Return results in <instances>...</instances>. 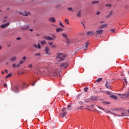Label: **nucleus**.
Segmentation results:
<instances>
[{"mask_svg": "<svg viewBox=\"0 0 129 129\" xmlns=\"http://www.w3.org/2000/svg\"><path fill=\"white\" fill-rule=\"evenodd\" d=\"M43 71L45 73H46V74H48L51 76H57V72L56 70H54L53 71H52V72H51V71H50V70L47 67H45L43 69Z\"/></svg>", "mask_w": 129, "mask_h": 129, "instance_id": "f257e3e1", "label": "nucleus"}, {"mask_svg": "<svg viewBox=\"0 0 129 129\" xmlns=\"http://www.w3.org/2000/svg\"><path fill=\"white\" fill-rule=\"evenodd\" d=\"M85 92H87L88 91V88L86 87L84 89Z\"/></svg>", "mask_w": 129, "mask_h": 129, "instance_id": "473e14b6", "label": "nucleus"}, {"mask_svg": "<svg viewBox=\"0 0 129 129\" xmlns=\"http://www.w3.org/2000/svg\"><path fill=\"white\" fill-rule=\"evenodd\" d=\"M110 31L112 32V33H114V32H115V30H114V29H111Z\"/></svg>", "mask_w": 129, "mask_h": 129, "instance_id": "09e8293b", "label": "nucleus"}, {"mask_svg": "<svg viewBox=\"0 0 129 129\" xmlns=\"http://www.w3.org/2000/svg\"><path fill=\"white\" fill-rule=\"evenodd\" d=\"M49 50H50V48H49V47L46 46L45 48V54L47 55H51V52L49 51Z\"/></svg>", "mask_w": 129, "mask_h": 129, "instance_id": "0eeeda50", "label": "nucleus"}, {"mask_svg": "<svg viewBox=\"0 0 129 129\" xmlns=\"http://www.w3.org/2000/svg\"><path fill=\"white\" fill-rule=\"evenodd\" d=\"M117 95H119L120 96H121V98H122V97H128L129 92H128L127 94H122V95H120L119 94H117Z\"/></svg>", "mask_w": 129, "mask_h": 129, "instance_id": "9d476101", "label": "nucleus"}, {"mask_svg": "<svg viewBox=\"0 0 129 129\" xmlns=\"http://www.w3.org/2000/svg\"><path fill=\"white\" fill-rule=\"evenodd\" d=\"M120 116H127V115L126 114V111L125 110H123L121 112V115Z\"/></svg>", "mask_w": 129, "mask_h": 129, "instance_id": "f8f14e48", "label": "nucleus"}, {"mask_svg": "<svg viewBox=\"0 0 129 129\" xmlns=\"http://www.w3.org/2000/svg\"><path fill=\"white\" fill-rule=\"evenodd\" d=\"M46 44H47V42L45 40L41 41V45H46Z\"/></svg>", "mask_w": 129, "mask_h": 129, "instance_id": "b1692460", "label": "nucleus"}, {"mask_svg": "<svg viewBox=\"0 0 129 129\" xmlns=\"http://www.w3.org/2000/svg\"><path fill=\"white\" fill-rule=\"evenodd\" d=\"M59 26H60V27H62V28H64V25H63V23H62V22L61 21L59 22Z\"/></svg>", "mask_w": 129, "mask_h": 129, "instance_id": "cd10ccee", "label": "nucleus"}, {"mask_svg": "<svg viewBox=\"0 0 129 129\" xmlns=\"http://www.w3.org/2000/svg\"><path fill=\"white\" fill-rule=\"evenodd\" d=\"M23 60H26V59H27V57H26V56H24L23 58H22Z\"/></svg>", "mask_w": 129, "mask_h": 129, "instance_id": "603ef678", "label": "nucleus"}, {"mask_svg": "<svg viewBox=\"0 0 129 129\" xmlns=\"http://www.w3.org/2000/svg\"><path fill=\"white\" fill-rule=\"evenodd\" d=\"M89 44V42L88 41H87L86 43H85V48H84V50L85 51H86V49H87V48H88V44Z\"/></svg>", "mask_w": 129, "mask_h": 129, "instance_id": "6ab92c4d", "label": "nucleus"}, {"mask_svg": "<svg viewBox=\"0 0 129 129\" xmlns=\"http://www.w3.org/2000/svg\"><path fill=\"white\" fill-rule=\"evenodd\" d=\"M16 60H17V57L16 56H14L12 58H11V61H16Z\"/></svg>", "mask_w": 129, "mask_h": 129, "instance_id": "4be33fe9", "label": "nucleus"}, {"mask_svg": "<svg viewBox=\"0 0 129 129\" xmlns=\"http://www.w3.org/2000/svg\"><path fill=\"white\" fill-rule=\"evenodd\" d=\"M66 59V57L62 53L57 54L56 60L58 62H62Z\"/></svg>", "mask_w": 129, "mask_h": 129, "instance_id": "f03ea898", "label": "nucleus"}, {"mask_svg": "<svg viewBox=\"0 0 129 129\" xmlns=\"http://www.w3.org/2000/svg\"><path fill=\"white\" fill-rule=\"evenodd\" d=\"M51 47H52V48H53V49H55V48H56V45H52Z\"/></svg>", "mask_w": 129, "mask_h": 129, "instance_id": "8fccbe9b", "label": "nucleus"}, {"mask_svg": "<svg viewBox=\"0 0 129 129\" xmlns=\"http://www.w3.org/2000/svg\"><path fill=\"white\" fill-rule=\"evenodd\" d=\"M7 86H8V84H4V87H7Z\"/></svg>", "mask_w": 129, "mask_h": 129, "instance_id": "5fc2aeb1", "label": "nucleus"}, {"mask_svg": "<svg viewBox=\"0 0 129 129\" xmlns=\"http://www.w3.org/2000/svg\"><path fill=\"white\" fill-rule=\"evenodd\" d=\"M107 26V24H103L99 26V29H104V28H106Z\"/></svg>", "mask_w": 129, "mask_h": 129, "instance_id": "4468645a", "label": "nucleus"}, {"mask_svg": "<svg viewBox=\"0 0 129 129\" xmlns=\"http://www.w3.org/2000/svg\"><path fill=\"white\" fill-rule=\"evenodd\" d=\"M30 14V12L24 11L22 13L23 16H29V14Z\"/></svg>", "mask_w": 129, "mask_h": 129, "instance_id": "dca6fc26", "label": "nucleus"}, {"mask_svg": "<svg viewBox=\"0 0 129 129\" xmlns=\"http://www.w3.org/2000/svg\"><path fill=\"white\" fill-rule=\"evenodd\" d=\"M105 86H106V88H108L109 89H111V86H110V84L108 83V82H106Z\"/></svg>", "mask_w": 129, "mask_h": 129, "instance_id": "9b49d317", "label": "nucleus"}, {"mask_svg": "<svg viewBox=\"0 0 129 129\" xmlns=\"http://www.w3.org/2000/svg\"><path fill=\"white\" fill-rule=\"evenodd\" d=\"M90 99H91V100H96V98L94 97H91Z\"/></svg>", "mask_w": 129, "mask_h": 129, "instance_id": "c85d7f7f", "label": "nucleus"}, {"mask_svg": "<svg viewBox=\"0 0 129 129\" xmlns=\"http://www.w3.org/2000/svg\"><path fill=\"white\" fill-rule=\"evenodd\" d=\"M13 67H14V68H16V66L15 63L13 64Z\"/></svg>", "mask_w": 129, "mask_h": 129, "instance_id": "3c124183", "label": "nucleus"}, {"mask_svg": "<svg viewBox=\"0 0 129 129\" xmlns=\"http://www.w3.org/2000/svg\"><path fill=\"white\" fill-rule=\"evenodd\" d=\"M81 24L83 25V26H84V27H85V25H84V24H83V23H81Z\"/></svg>", "mask_w": 129, "mask_h": 129, "instance_id": "69168bd1", "label": "nucleus"}, {"mask_svg": "<svg viewBox=\"0 0 129 129\" xmlns=\"http://www.w3.org/2000/svg\"><path fill=\"white\" fill-rule=\"evenodd\" d=\"M110 97L111 98H113V99H114L115 100H116V99H117V96L114 95H112V94H111L110 95Z\"/></svg>", "mask_w": 129, "mask_h": 129, "instance_id": "f3484780", "label": "nucleus"}, {"mask_svg": "<svg viewBox=\"0 0 129 129\" xmlns=\"http://www.w3.org/2000/svg\"><path fill=\"white\" fill-rule=\"evenodd\" d=\"M43 39H45V40H47V41H53V38H52V37L48 36H44L43 37Z\"/></svg>", "mask_w": 129, "mask_h": 129, "instance_id": "1a4fd4ad", "label": "nucleus"}, {"mask_svg": "<svg viewBox=\"0 0 129 129\" xmlns=\"http://www.w3.org/2000/svg\"><path fill=\"white\" fill-rule=\"evenodd\" d=\"M106 93H107V94H108V95H111V92L107 91V92H106Z\"/></svg>", "mask_w": 129, "mask_h": 129, "instance_id": "ea45409f", "label": "nucleus"}, {"mask_svg": "<svg viewBox=\"0 0 129 129\" xmlns=\"http://www.w3.org/2000/svg\"><path fill=\"white\" fill-rule=\"evenodd\" d=\"M68 66V62H63L62 64H60V67L61 68H63L64 69H66V68H67Z\"/></svg>", "mask_w": 129, "mask_h": 129, "instance_id": "423d86ee", "label": "nucleus"}, {"mask_svg": "<svg viewBox=\"0 0 129 129\" xmlns=\"http://www.w3.org/2000/svg\"><path fill=\"white\" fill-rule=\"evenodd\" d=\"M34 85H35V83H34V84H33L32 85V86H34Z\"/></svg>", "mask_w": 129, "mask_h": 129, "instance_id": "774afa93", "label": "nucleus"}, {"mask_svg": "<svg viewBox=\"0 0 129 129\" xmlns=\"http://www.w3.org/2000/svg\"><path fill=\"white\" fill-rule=\"evenodd\" d=\"M73 108V106H72V104H69L68 105V110H71V109H72Z\"/></svg>", "mask_w": 129, "mask_h": 129, "instance_id": "2eb2a0df", "label": "nucleus"}, {"mask_svg": "<svg viewBox=\"0 0 129 129\" xmlns=\"http://www.w3.org/2000/svg\"><path fill=\"white\" fill-rule=\"evenodd\" d=\"M110 17V15L109 14L106 16V18H109Z\"/></svg>", "mask_w": 129, "mask_h": 129, "instance_id": "6e6d98bb", "label": "nucleus"}, {"mask_svg": "<svg viewBox=\"0 0 129 129\" xmlns=\"http://www.w3.org/2000/svg\"><path fill=\"white\" fill-rule=\"evenodd\" d=\"M56 31L57 33H59V32H61V31H63V29L58 28L56 29Z\"/></svg>", "mask_w": 129, "mask_h": 129, "instance_id": "aec40b11", "label": "nucleus"}, {"mask_svg": "<svg viewBox=\"0 0 129 129\" xmlns=\"http://www.w3.org/2000/svg\"><path fill=\"white\" fill-rule=\"evenodd\" d=\"M37 56H41V53H36V54H35V57H37Z\"/></svg>", "mask_w": 129, "mask_h": 129, "instance_id": "72a5a7b5", "label": "nucleus"}, {"mask_svg": "<svg viewBox=\"0 0 129 129\" xmlns=\"http://www.w3.org/2000/svg\"><path fill=\"white\" fill-rule=\"evenodd\" d=\"M105 7H109L110 8V7H111V5L107 4V5H105Z\"/></svg>", "mask_w": 129, "mask_h": 129, "instance_id": "a18cd8bd", "label": "nucleus"}, {"mask_svg": "<svg viewBox=\"0 0 129 129\" xmlns=\"http://www.w3.org/2000/svg\"><path fill=\"white\" fill-rule=\"evenodd\" d=\"M9 25H10V23H6L5 24H3L1 26V28H2V29H5V28H6V27H8Z\"/></svg>", "mask_w": 129, "mask_h": 129, "instance_id": "ddd939ff", "label": "nucleus"}, {"mask_svg": "<svg viewBox=\"0 0 129 129\" xmlns=\"http://www.w3.org/2000/svg\"><path fill=\"white\" fill-rule=\"evenodd\" d=\"M24 62H25V60H21L20 63V64H23V63H24Z\"/></svg>", "mask_w": 129, "mask_h": 129, "instance_id": "79ce46f5", "label": "nucleus"}, {"mask_svg": "<svg viewBox=\"0 0 129 129\" xmlns=\"http://www.w3.org/2000/svg\"><path fill=\"white\" fill-rule=\"evenodd\" d=\"M19 66H21V63H18V64L16 66V67H19Z\"/></svg>", "mask_w": 129, "mask_h": 129, "instance_id": "864d4df0", "label": "nucleus"}, {"mask_svg": "<svg viewBox=\"0 0 129 129\" xmlns=\"http://www.w3.org/2000/svg\"><path fill=\"white\" fill-rule=\"evenodd\" d=\"M5 73L8 74V70H5Z\"/></svg>", "mask_w": 129, "mask_h": 129, "instance_id": "13d9d810", "label": "nucleus"}, {"mask_svg": "<svg viewBox=\"0 0 129 129\" xmlns=\"http://www.w3.org/2000/svg\"><path fill=\"white\" fill-rule=\"evenodd\" d=\"M67 43L68 44H71V40L70 39H67Z\"/></svg>", "mask_w": 129, "mask_h": 129, "instance_id": "bb28decb", "label": "nucleus"}, {"mask_svg": "<svg viewBox=\"0 0 129 129\" xmlns=\"http://www.w3.org/2000/svg\"><path fill=\"white\" fill-rule=\"evenodd\" d=\"M87 36H90L91 35H94V32H93V31H89L87 33Z\"/></svg>", "mask_w": 129, "mask_h": 129, "instance_id": "a211bd4d", "label": "nucleus"}, {"mask_svg": "<svg viewBox=\"0 0 129 129\" xmlns=\"http://www.w3.org/2000/svg\"><path fill=\"white\" fill-rule=\"evenodd\" d=\"M11 76H12V74H10L9 75H8L6 77V79L8 78V77H11Z\"/></svg>", "mask_w": 129, "mask_h": 129, "instance_id": "c9c22d12", "label": "nucleus"}, {"mask_svg": "<svg viewBox=\"0 0 129 129\" xmlns=\"http://www.w3.org/2000/svg\"><path fill=\"white\" fill-rule=\"evenodd\" d=\"M62 36H63V37H64V38H66L67 39V34H62Z\"/></svg>", "mask_w": 129, "mask_h": 129, "instance_id": "4c0bfd02", "label": "nucleus"}, {"mask_svg": "<svg viewBox=\"0 0 129 129\" xmlns=\"http://www.w3.org/2000/svg\"><path fill=\"white\" fill-rule=\"evenodd\" d=\"M64 22L66 24H68V25H69V20H68V19H66L64 20Z\"/></svg>", "mask_w": 129, "mask_h": 129, "instance_id": "a878e982", "label": "nucleus"}, {"mask_svg": "<svg viewBox=\"0 0 129 129\" xmlns=\"http://www.w3.org/2000/svg\"><path fill=\"white\" fill-rule=\"evenodd\" d=\"M52 38H53V40L54 39H56V35H55V34H52Z\"/></svg>", "mask_w": 129, "mask_h": 129, "instance_id": "a19ab883", "label": "nucleus"}, {"mask_svg": "<svg viewBox=\"0 0 129 129\" xmlns=\"http://www.w3.org/2000/svg\"><path fill=\"white\" fill-rule=\"evenodd\" d=\"M17 40H21V37H18L17 38Z\"/></svg>", "mask_w": 129, "mask_h": 129, "instance_id": "e2e57ef3", "label": "nucleus"}, {"mask_svg": "<svg viewBox=\"0 0 129 129\" xmlns=\"http://www.w3.org/2000/svg\"><path fill=\"white\" fill-rule=\"evenodd\" d=\"M66 110V108H63L62 109V111L63 112L60 115L61 117H65V116L66 115V114H67V112L65 111Z\"/></svg>", "mask_w": 129, "mask_h": 129, "instance_id": "39448f33", "label": "nucleus"}, {"mask_svg": "<svg viewBox=\"0 0 129 129\" xmlns=\"http://www.w3.org/2000/svg\"><path fill=\"white\" fill-rule=\"evenodd\" d=\"M102 78H100L96 80V82H100V81H102Z\"/></svg>", "mask_w": 129, "mask_h": 129, "instance_id": "393cba45", "label": "nucleus"}, {"mask_svg": "<svg viewBox=\"0 0 129 129\" xmlns=\"http://www.w3.org/2000/svg\"><path fill=\"white\" fill-rule=\"evenodd\" d=\"M112 14V11H111L109 15L111 16Z\"/></svg>", "mask_w": 129, "mask_h": 129, "instance_id": "0e129e2a", "label": "nucleus"}, {"mask_svg": "<svg viewBox=\"0 0 129 129\" xmlns=\"http://www.w3.org/2000/svg\"><path fill=\"white\" fill-rule=\"evenodd\" d=\"M103 34V30L100 29L96 31L95 35L96 36H99V35H102Z\"/></svg>", "mask_w": 129, "mask_h": 129, "instance_id": "20e7f679", "label": "nucleus"}, {"mask_svg": "<svg viewBox=\"0 0 129 129\" xmlns=\"http://www.w3.org/2000/svg\"><path fill=\"white\" fill-rule=\"evenodd\" d=\"M105 112H106V113H109L110 114H111V112H110V111H108L107 110H106L105 111Z\"/></svg>", "mask_w": 129, "mask_h": 129, "instance_id": "e433bc0d", "label": "nucleus"}, {"mask_svg": "<svg viewBox=\"0 0 129 129\" xmlns=\"http://www.w3.org/2000/svg\"><path fill=\"white\" fill-rule=\"evenodd\" d=\"M11 90L13 92H15V93H17V92H19V87H18V86H12V87H11Z\"/></svg>", "mask_w": 129, "mask_h": 129, "instance_id": "7ed1b4c3", "label": "nucleus"}, {"mask_svg": "<svg viewBox=\"0 0 129 129\" xmlns=\"http://www.w3.org/2000/svg\"><path fill=\"white\" fill-rule=\"evenodd\" d=\"M100 14V12H97V13H96V15H99Z\"/></svg>", "mask_w": 129, "mask_h": 129, "instance_id": "052dcab7", "label": "nucleus"}, {"mask_svg": "<svg viewBox=\"0 0 129 129\" xmlns=\"http://www.w3.org/2000/svg\"><path fill=\"white\" fill-rule=\"evenodd\" d=\"M98 108H99V109H101L102 110H104V108L99 106H97Z\"/></svg>", "mask_w": 129, "mask_h": 129, "instance_id": "2f4dec72", "label": "nucleus"}, {"mask_svg": "<svg viewBox=\"0 0 129 129\" xmlns=\"http://www.w3.org/2000/svg\"><path fill=\"white\" fill-rule=\"evenodd\" d=\"M92 4H93V5H95V4H99V2L98 1L93 2Z\"/></svg>", "mask_w": 129, "mask_h": 129, "instance_id": "c756f323", "label": "nucleus"}, {"mask_svg": "<svg viewBox=\"0 0 129 129\" xmlns=\"http://www.w3.org/2000/svg\"><path fill=\"white\" fill-rule=\"evenodd\" d=\"M26 84L25 83H23V88H26Z\"/></svg>", "mask_w": 129, "mask_h": 129, "instance_id": "49530a36", "label": "nucleus"}, {"mask_svg": "<svg viewBox=\"0 0 129 129\" xmlns=\"http://www.w3.org/2000/svg\"><path fill=\"white\" fill-rule=\"evenodd\" d=\"M104 103H105V104H109L108 102H104Z\"/></svg>", "mask_w": 129, "mask_h": 129, "instance_id": "680f3d73", "label": "nucleus"}, {"mask_svg": "<svg viewBox=\"0 0 129 129\" xmlns=\"http://www.w3.org/2000/svg\"><path fill=\"white\" fill-rule=\"evenodd\" d=\"M111 114H112V115H114V116H121L120 115H119L116 114L115 113L112 112H111Z\"/></svg>", "mask_w": 129, "mask_h": 129, "instance_id": "412c9836", "label": "nucleus"}, {"mask_svg": "<svg viewBox=\"0 0 129 129\" xmlns=\"http://www.w3.org/2000/svg\"><path fill=\"white\" fill-rule=\"evenodd\" d=\"M48 44H49V45L50 46H52V45H53V42H49Z\"/></svg>", "mask_w": 129, "mask_h": 129, "instance_id": "de8ad7c7", "label": "nucleus"}, {"mask_svg": "<svg viewBox=\"0 0 129 129\" xmlns=\"http://www.w3.org/2000/svg\"><path fill=\"white\" fill-rule=\"evenodd\" d=\"M37 48H38V49H41V45L39 43L38 44Z\"/></svg>", "mask_w": 129, "mask_h": 129, "instance_id": "37998d69", "label": "nucleus"}, {"mask_svg": "<svg viewBox=\"0 0 129 129\" xmlns=\"http://www.w3.org/2000/svg\"><path fill=\"white\" fill-rule=\"evenodd\" d=\"M103 23H104V21H101V22H100V24H103Z\"/></svg>", "mask_w": 129, "mask_h": 129, "instance_id": "bf43d9fd", "label": "nucleus"}, {"mask_svg": "<svg viewBox=\"0 0 129 129\" xmlns=\"http://www.w3.org/2000/svg\"><path fill=\"white\" fill-rule=\"evenodd\" d=\"M124 81L125 83H126V84H127V81L126 80V78H124Z\"/></svg>", "mask_w": 129, "mask_h": 129, "instance_id": "58836bf2", "label": "nucleus"}, {"mask_svg": "<svg viewBox=\"0 0 129 129\" xmlns=\"http://www.w3.org/2000/svg\"><path fill=\"white\" fill-rule=\"evenodd\" d=\"M30 32H33V29H30Z\"/></svg>", "mask_w": 129, "mask_h": 129, "instance_id": "338daca9", "label": "nucleus"}, {"mask_svg": "<svg viewBox=\"0 0 129 129\" xmlns=\"http://www.w3.org/2000/svg\"><path fill=\"white\" fill-rule=\"evenodd\" d=\"M33 47L35 48V49H38V46L36 44H33Z\"/></svg>", "mask_w": 129, "mask_h": 129, "instance_id": "f704fd0d", "label": "nucleus"}, {"mask_svg": "<svg viewBox=\"0 0 129 129\" xmlns=\"http://www.w3.org/2000/svg\"><path fill=\"white\" fill-rule=\"evenodd\" d=\"M77 17H81V11H79L78 13L77 14Z\"/></svg>", "mask_w": 129, "mask_h": 129, "instance_id": "5701e85b", "label": "nucleus"}, {"mask_svg": "<svg viewBox=\"0 0 129 129\" xmlns=\"http://www.w3.org/2000/svg\"><path fill=\"white\" fill-rule=\"evenodd\" d=\"M28 68H33V65L32 64H30L29 66H28Z\"/></svg>", "mask_w": 129, "mask_h": 129, "instance_id": "c03bdc74", "label": "nucleus"}, {"mask_svg": "<svg viewBox=\"0 0 129 129\" xmlns=\"http://www.w3.org/2000/svg\"><path fill=\"white\" fill-rule=\"evenodd\" d=\"M48 21L51 23H56V19L54 17H50L48 19Z\"/></svg>", "mask_w": 129, "mask_h": 129, "instance_id": "6e6552de", "label": "nucleus"}, {"mask_svg": "<svg viewBox=\"0 0 129 129\" xmlns=\"http://www.w3.org/2000/svg\"><path fill=\"white\" fill-rule=\"evenodd\" d=\"M68 10V11H70V12H73V9H72V8H69Z\"/></svg>", "mask_w": 129, "mask_h": 129, "instance_id": "7c9ffc66", "label": "nucleus"}, {"mask_svg": "<svg viewBox=\"0 0 129 129\" xmlns=\"http://www.w3.org/2000/svg\"><path fill=\"white\" fill-rule=\"evenodd\" d=\"M82 107V106H80V107L78 108V110H79V109H81V108Z\"/></svg>", "mask_w": 129, "mask_h": 129, "instance_id": "4d7b16f0", "label": "nucleus"}]
</instances>
